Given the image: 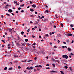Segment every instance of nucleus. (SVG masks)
Segmentation results:
<instances>
[{"label": "nucleus", "mask_w": 74, "mask_h": 74, "mask_svg": "<svg viewBox=\"0 0 74 74\" xmlns=\"http://www.w3.org/2000/svg\"><path fill=\"white\" fill-rule=\"evenodd\" d=\"M62 57L63 58H65L66 59H67L68 58V56L67 55H63Z\"/></svg>", "instance_id": "obj_1"}, {"label": "nucleus", "mask_w": 74, "mask_h": 74, "mask_svg": "<svg viewBox=\"0 0 74 74\" xmlns=\"http://www.w3.org/2000/svg\"><path fill=\"white\" fill-rule=\"evenodd\" d=\"M36 49L35 48H32V49H31V52H33V51H36Z\"/></svg>", "instance_id": "obj_2"}, {"label": "nucleus", "mask_w": 74, "mask_h": 74, "mask_svg": "<svg viewBox=\"0 0 74 74\" xmlns=\"http://www.w3.org/2000/svg\"><path fill=\"white\" fill-rule=\"evenodd\" d=\"M8 12L10 13H11V12H12V10L11 9H9L8 10Z\"/></svg>", "instance_id": "obj_3"}, {"label": "nucleus", "mask_w": 74, "mask_h": 74, "mask_svg": "<svg viewBox=\"0 0 74 74\" xmlns=\"http://www.w3.org/2000/svg\"><path fill=\"white\" fill-rule=\"evenodd\" d=\"M49 12V11L48 10H47L45 11L44 13H45V14H46L47 12V13H48Z\"/></svg>", "instance_id": "obj_4"}, {"label": "nucleus", "mask_w": 74, "mask_h": 74, "mask_svg": "<svg viewBox=\"0 0 74 74\" xmlns=\"http://www.w3.org/2000/svg\"><path fill=\"white\" fill-rule=\"evenodd\" d=\"M32 6L33 8H36V5L34 4L32 5Z\"/></svg>", "instance_id": "obj_5"}, {"label": "nucleus", "mask_w": 74, "mask_h": 74, "mask_svg": "<svg viewBox=\"0 0 74 74\" xmlns=\"http://www.w3.org/2000/svg\"><path fill=\"white\" fill-rule=\"evenodd\" d=\"M67 36H72V34H67Z\"/></svg>", "instance_id": "obj_6"}, {"label": "nucleus", "mask_w": 74, "mask_h": 74, "mask_svg": "<svg viewBox=\"0 0 74 74\" xmlns=\"http://www.w3.org/2000/svg\"><path fill=\"white\" fill-rule=\"evenodd\" d=\"M21 46H22V47H25V43H23L22 45H21Z\"/></svg>", "instance_id": "obj_7"}, {"label": "nucleus", "mask_w": 74, "mask_h": 74, "mask_svg": "<svg viewBox=\"0 0 74 74\" xmlns=\"http://www.w3.org/2000/svg\"><path fill=\"white\" fill-rule=\"evenodd\" d=\"M30 11H31V12H33V11H34V10L33 9H30Z\"/></svg>", "instance_id": "obj_8"}, {"label": "nucleus", "mask_w": 74, "mask_h": 74, "mask_svg": "<svg viewBox=\"0 0 74 74\" xmlns=\"http://www.w3.org/2000/svg\"><path fill=\"white\" fill-rule=\"evenodd\" d=\"M21 34H22V35H23V34H24V32H23V31L21 32Z\"/></svg>", "instance_id": "obj_9"}, {"label": "nucleus", "mask_w": 74, "mask_h": 74, "mask_svg": "<svg viewBox=\"0 0 74 74\" xmlns=\"http://www.w3.org/2000/svg\"><path fill=\"white\" fill-rule=\"evenodd\" d=\"M68 50L69 51H71V49L70 48H68Z\"/></svg>", "instance_id": "obj_10"}, {"label": "nucleus", "mask_w": 74, "mask_h": 74, "mask_svg": "<svg viewBox=\"0 0 74 74\" xmlns=\"http://www.w3.org/2000/svg\"><path fill=\"white\" fill-rule=\"evenodd\" d=\"M7 69V67H5L4 68V70H6Z\"/></svg>", "instance_id": "obj_11"}, {"label": "nucleus", "mask_w": 74, "mask_h": 74, "mask_svg": "<svg viewBox=\"0 0 74 74\" xmlns=\"http://www.w3.org/2000/svg\"><path fill=\"white\" fill-rule=\"evenodd\" d=\"M50 73H55V71H50Z\"/></svg>", "instance_id": "obj_12"}, {"label": "nucleus", "mask_w": 74, "mask_h": 74, "mask_svg": "<svg viewBox=\"0 0 74 74\" xmlns=\"http://www.w3.org/2000/svg\"><path fill=\"white\" fill-rule=\"evenodd\" d=\"M64 68H65V69H67L68 68V67H67V66H64Z\"/></svg>", "instance_id": "obj_13"}, {"label": "nucleus", "mask_w": 74, "mask_h": 74, "mask_svg": "<svg viewBox=\"0 0 74 74\" xmlns=\"http://www.w3.org/2000/svg\"><path fill=\"white\" fill-rule=\"evenodd\" d=\"M33 69V68L31 66L29 68V70H32V69Z\"/></svg>", "instance_id": "obj_14"}, {"label": "nucleus", "mask_w": 74, "mask_h": 74, "mask_svg": "<svg viewBox=\"0 0 74 74\" xmlns=\"http://www.w3.org/2000/svg\"><path fill=\"white\" fill-rule=\"evenodd\" d=\"M6 15H7V16H10V15L9 14L7 13L6 14Z\"/></svg>", "instance_id": "obj_15"}, {"label": "nucleus", "mask_w": 74, "mask_h": 74, "mask_svg": "<svg viewBox=\"0 0 74 74\" xmlns=\"http://www.w3.org/2000/svg\"><path fill=\"white\" fill-rule=\"evenodd\" d=\"M9 70H12V68H10L8 69Z\"/></svg>", "instance_id": "obj_16"}, {"label": "nucleus", "mask_w": 74, "mask_h": 74, "mask_svg": "<svg viewBox=\"0 0 74 74\" xmlns=\"http://www.w3.org/2000/svg\"><path fill=\"white\" fill-rule=\"evenodd\" d=\"M30 16V17H34V15H31Z\"/></svg>", "instance_id": "obj_17"}, {"label": "nucleus", "mask_w": 74, "mask_h": 74, "mask_svg": "<svg viewBox=\"0 0 74 74\" xmlns=\"http://www.w3.org/2000/svg\"><path fill=\"white\" fill-rule=\"evenodd\" d=\"M61 26H62V27H63V24L62 23H61Z\"/></svg>", "instance_id": "obj_18"}, {"label": "nucleus", "mask_w": 74, "mask_h": 74, "mask_svg": "<svg viewBox=\"0 0 74 74\" xmlns=\"http://www.w3.org/2000/svg\"><path fill=\"white\" fill-rule=\"evenodd\" d=\"M42 54H45V52L44 51H42Z\"/></svg>", "instance_id": "obj_19"}, {"label": "nucleus", "mask_w": 74, "mask_h": 74, "mask_svg": "<svg viewBox=\"0 0 74 74\" xmlns=\"http://www.w3.org/2000/svg\"><path fill=\"white\" fill-rule=\"evenodd\" d=\"M25 41L26 42H27V41H28V39H26L25 40Z\"/></svg>", "instance_id": "obj_20"}, {"label": "nucleus", "mask_w": 74, "mask_h": 74, "mask_svg": "<svg viewBox=\"0 0 74 74\" xmlns=\"http://www.w3.org/2000/svg\"><path fill=\"white\" fill-rule=\"evenodd\" d=\"M52 65L54 67H55V64H52Z\"/></svg>", "instance_id": "obj_21"}, {"label": "nucleus", "mask_w": 74, "mask_h": 74, "mask_svg": "<svg viewBox=\"0 0 74 74\" xmlns=\"http://www.w3.org/2000/svg\"><path fill=\"white\" fill-rule=\"evenodd\" d=\"M60 72L62 74H64V73H63V71H60Z\"/></svg>", "instance_id": "obj_22"}, {"label": "nucleus", "mask_w": 74, "mask_h": 74, "mask_svg": "<svg viewBox=\"0 0 74 74\" xmlns=\"http://www.w3.org/2000/svg\"><path fill=\"white\" fill-rule=\"evenodd\" d=\"M18 40H21V39H20V38L19 37H18Z\"/></svg>", "instance_id": "obj_23"}, {"label": "nucleus", "mask_w": 74, "mask_h": 74, "mask_svg": "<svg viewBox=\"0 0 74 74\" xmlns=\"http://www.w3.org/2000/svg\"><path fill=\"white\" fill-rule=\"evenodd\" d=\"M12 46H14V43H13V42H12Z\"/></svg>", "instance_id": "obj_24"}, {"label": "nucleus", "mask_w": 74, "mask_h": 74, "mask_svg": "<svg viewBox=\"0 0 74 74\" xmlns=\"http://www.w3.org/2000/svg\"><path fill=\"white\" fill-rule=\"evenodd\" d=\"M69 69L71 70V71H73V70L71 68V67H70Z\"/></svg>", "instance_id": "obj_25"}, {"label": "nucleus", "mask_w": 74, "mask_h": 74, "mask_svg": "<svg viewBox=\"0 0 74 74\" xmlns=\"http://www.w3.org/2000/svg\"><path fill=\"white\" fill-rule=\"evenodd\" d=\"M14 56V57H18V55H15Z\"/></svg>", "instance_id": "obj_26"}, {"label": "nucleus", "mask_w": 74, "mask_h": 74, "mask_svg": "<svg viewBox=\"0 0 74 74\" xmlns=\"http://www.w3.org/2000/svg\"><path fill=\"white\" fill-rule=\"evenodd\" d=\"M39 53H42V51H40L38 52Z\"/></svg>", "instance_id": "obj_27"}, {"label": "nucleus", "mask_w": 74, "mask_h": 74, "mask_svg": "<svg viewBox=\"0 0 74 74\" xmlns=\"http://www.w3.org/2000/svg\"><path fill=\"white\" fill-rule=\"evenodd\" d=\"M32 37L33 38H34V37H35V36H34V35H32Z\"/></svg>", "instance_id": "obj_28"}, {"label": "nucleus", "mask_w": 74, "mask_h": 74, "mask_svg": "<svg viewBox=\"0 0 74 74\" xmlns=\"http://www.w3.org/2000/svg\"><path fill=\"white\" fill-rule=\"evenodd\" d=\"M32 48H36V46L32 45Z\"/></svg>", "instance_id": "obj_29"}, {"label": "nucleus", "mask_w": 74, "mask_h": 74, "mask_svg": "<svg viewBox=\"0 0 74 74\" xmlns=\"http://www.w3.org/2000/svg\"><path fill=\"white\" fill-rule=\"evenodd\" d=\"M70 26H71V27H73V25H72V24Z\"/></svg>", "instance_id": "obj_30"}, {"label": "nucleus", "mask_w": 74, "mask_h": 74, "mask_svg": "<svg viewBox=\"0 0 74 74\" xmlns=\"http://www.w3.org/2000/svg\"><path fill=\"white\" fill-rule=\"evenodd\" d=\"M16 5H18V4H19V3H18L17 2V1L16 2Z\"/></svg>", "instance_id": "obj_31"}, {"label": "nucleus", "mask_w": 74, "mask_h": 74, "mask_svg": "<svg viewBox=\"0 0 74 74\" xmlns=\"http://www.w3.org/2000/svg\"><path fill=\"white\" fill-rule=\"evenodd\" d=\"M26 44H27V45H28V46H30V44H29V43H27Z\"/></svg>", "instance_id": "obj_32"}, {"label": "nucleus", "mask_w": 74, "mask_h": 74, "mask_svg": "<svg viewBox=\"0 0 74 74\" xmlns=\"http://www.w3.org/2000/svg\"><path fill=\"white\" fill-rule=\"evenodd\" d=\"M51 60H52L53 61V60H54V58H52Z\"/></svg>", "instance_id": "obj_33"}, {"label": "nucleus", "mask_w": 74, "mask_h": 74, "mask_svg": "<svg viewBox=\"0 0 74 74\" xmlns=\"http://www.w3.org/2000/svg\"><path fill=\"white\" fill-rule=\"evenodd\" d=\"M70 55H71L73 56V55H74V54H73L72 53H71Z\"/></svg>", "instance_id": "obj_34"}, {"label": "nucleus", "mask_w": 74, "mask_h": 74, "mask_svg": "<svg viewBox=\"0 0 74 74\" xmlns=\"http://www.w3.org/2000/svg\"><path fill=\"white\" fill-rule=\"evenodd\" d=\"M21 67L20 66H19L18 67V69H21Z\"/></svg>", "instance_id": "obj_35"}, {"label": "nucleus", "mask_w": 74, "mask_h": 74, "mask_svg": "<svg viewBox=\"0 0 74 74\" xmlns=\"http://www.w3.org/2000/svg\"><path fill=\"white\" fill-rule=\"evenodd\" d=\"M34 71L36 72V71H37V70L36 69H35L34 70Z\"/></svg>", "instance_id": "obj_36"}, {"label": "nucleus", "mask_w": 74, "mask_h": 74, "mask_svg": "<svg viewBox=\"0 0 74 74\" xmlns=\"http://www.w3.org/2000/svg\"><path fill=\"white\" fill-rule=\"evenodd\" d=\"M2 48H4V45H2Z\"/></svg>", "instance_id": "obj_37"}, {"label": "nucleus", "mask_w": 74, "mask_h": 74, "mask_svg": "<svg viewBox=\"0 0 74 74\" xmlns=\"http://www.w3.org/2000/svg\"><path fill=\"white\" fill-rule=\"evenodd\" d=\"M9 31L10 32H11V30L10 29H9Z\"/></svg>", "instance_id": "obj_38"}, {"label": "nucleus", "mask_w": 74, "mask_h": 74, "mask_svg": "<svg viewBox=\"0 0 74 74\" xmlns=\"http://www.w3.org/2000/svg\"><path fill=\"white\" fill-rule=\"evenodd\" d=\"M21 9V8H18V10H20Z\"/></svg>", "instance_id": "obj_39"}, {"label": "nucleus", "mask_w": 74, "mask_h": 74, "mask_svg": "<svg viewBox=\"0 0 74 74\" xmlns=\"http://www.w3.org/2000/svg\"><path fill=\"white\" fill-rule=\"evenodd\" d=\"M21 6H22V7H24V4L23 3V4L22 5H20V7H21Z\"/></svg>", "instance_id": "obj_40"}, {"label": "nucleus", "mask_w": 74, "mask_h": 74, "mask_svg": "<svg viewBox=\"0 0 74 74\" xmlns=\"http://www.w3.org/2000/svg\"><path fill=\"white\" fill-rule=\"evenodd\" d=\"M45 36H47V37H48L49 35H48V34H46L45 35Z\"/></svg>", "instance_id": "obj_41"}, {"label": "nucleus", "mask_w": 74, "mask_h": 74, "mask_svg": "<svg viewBox=\"0 0 74 74\" xmlns=\"http://www.w3.org/2000/svg\"><path fill=\"white\" fill-rule=\"evenodd\" d=\"M18 12H19L18 11H16V13H18Z\"/></svg>", "instance_id": "obj_42"}, {"label": "nucleus", "mask_w": 74, "mask_h": 74, "mask_svg": "<svg viewBox=\"0 0 74 74\" xmlns=\"http://www.w3.org/2000/svg\"><path fill=\"white\" fill-rule=\"evenodd\" d=\"M1 41H2V42H4V43H5V41H4L3 40H2Z\"/></svg>", "instance_id": "obj_43"}, {"label": "nucleus", "mask_w": 74, "mask_h": 74, "mask_svg": "<svg viewBox=\"0 0 74 74\" xmlns=\"http://www.w3.org/2000/svg\"><path fill=\"white\" fill-rule=\"evenodd\" d=\"M14 31V30H11V33H12V32H13Z\"/></svg>", "instance_id": "obj_44"}, {"label": "nucleus", "mask_w": 74, "mask_h": 74, "mask_svg": "<svg viewBox=\"0 0 74 74\" xmlns=\"http://www.w3.org/2000/svg\"><path fill=\"white\" fill-rule=\"evenodd\" d=\"M53 27H54V28H56V26L55 25H53Z\"/></svg>", "instance_id": "obj_45"}, {"label": "nucleus", "mask_w": 74, "mask_h": 74, "mask_svg": "<svg viewBox=\"0 0 74 74\" xmlns=\"http://www.w3.org/2000/svg\"><path fill=\"white\" fill-rule=\"evenodd\" d=\"M56 62H58V63L59 62V61L58 60H56Z\"/></svg>", "instance_id": "obj_46"}, {"label": "nucleus", "mask_w": 74, "mask_h": 74, "mask_svg": "<svg viewBox=\"0 0 74 74\" xmlns=\"http://www.w3.org/2000/svg\"><path fill=\"white\" fill-rule=\"evenodd\" d=\"M32 30H35V29L34 28H33L32 29Z\"/></svg>", "instance_id": "obj_47"}, {"label": "nucleus", "mask_w": 74, "mask_h": 74, "mask_svg": "<svg viewBox=\"0 0 74 74\" xmlns=\"http://www.w3.org/2000/svg\"><path fill=\"white\" fill-rule=\"evenodd\" d=\"M26 62V60H25V61H22V62Z\"/></svg>", "instance_id": "obj_48"}, {"label": "nucleus", "mask_w": 74, "mask_h": 74, "mask_svg": "<svg viewBox=\"0 0 74 74\" xmlns=\"http://www.w3.org/2000/svg\"><path fill=\"white\" fill-rule=\"evenodd\" d=\"M20 1L21 3H22L23 1V0H20Z\"/></svg>", "instance_id": "obj_49"}, {"label": "nucleus", "mask_w": 74, "mask_h": 74, "mask_svg": "<svg viewBox=\"0 0 74 74\" xmlns=\"http://www.w3.org/2000/svg\"><path fill=\"white\" fill-rule=\"evenodd\" d=\"M39 67V66L38 65L36 66H35V67Z\"/></svg>", "instance_id": "obj_50"}, {"label": "nucleus", "mask_w": 74, "mask_h": 74, "mask_svg": "<svg viewBox=\"0 0 74 74\" xmlns=\"http://www.w3.org/2000/svg\"><path fill=\"white\" fill-rule=\"evenodd\" d=\"M18 23L17 22H16V25H18Z\"/></svg>", "instance_id": "obj_51"}, {"label": "nucleus", "mask_w": 74, "mask_h": 74, "mask_svg": "<svg viewBox=\"0 0 74 74\" xmlns=\"http://www.w3.org/2000/svg\"><path fill=\"white\" fill-rule=\"evenodd\" d=\"M16 2H17L16 1H14V4H16Z\"/></svg>", "instance_id": "obj_52"}, {"label": "nucleus", "mask_w": 74, "mask_h": 74, "mask_svg": "<svg viewBox=\"0 0 74 74\" xmlns=\"http://www.w3.org/2000/svg\"><path fill=\"white\" fill-rule=\"evenodd\" d=\"M46 66H49V64H47L46 65Z\"/></svg>", "instance_id": "obj_53"}, {"label": "nucleus", "mask_w": 74, "mask_h": 74, "mask_svg": "<svg viewBox=\"0 0 74 74\" xmlns=\"http://www.w3.org/2000/svg\"><path fill=\"white\" fill-rule=\"evenodd\" d=\"M46 69H50L49 68V67H47L46 68Z\"/></svg>", "instance_id": "obj_54"}, {"label": "nucleus", "mask_w": 74, "mask_h": 74, "mask_svg": "<svg viewBox=\"0 0 74 74\" xmlns=\"http://www.w3.org/2000/svg\"><path fill=\"white\" fill-rule=\"evenodd\" d=\"M54 73H58V72H57V71H54Z\"/></svg>", "instance_id": "obj_55"}, {"label": "nucleus", "mask_w": 74, "mask_h": 74, "mask_svg": "<svg viewBox=\"0 0 74 74\" xmlns=\"http://www.w3.org/2000/svg\"><path fill=\"white\" fill-rule=\"evenodd\" d=\"M39 31H40V32H41V29H39Z\"/></svg>", "instance_id": "obj_56"}, {"label": "nucleus", "mask_w": 74, "mask_h": 74, "mask_svg": "<svg viewBox=\"0 0 74 74\" xmlns=\"http://www.w3.org/2000/svg\"><path fill=\"white\" fill-rule=\"evenodd\" d=\"M33 45H36V43L34 42L33 44Z\"/></svg>", "instance_id": "obj_57"}, {"label": "nucleus", "mask_w": 74, "mask_h": 74, "mask_svg": "<svg viewBox=\"0 0 74 74\" xmlns=\"http://www.w3.org/2000/svg\"><path fill=\"white\" fill-rule=\"evenodd\" d=\"M29 32H30V31H29V30H27V32L28 33H29Z\"/></svg>", "instance_id": "obj_58"}, {"label": "nucleus", "mask_w": 74, "mask_h": 74, "mask_svg": "<svg viewBox=\"0 0 74 74\" xmlns=\"http://www.w3.org/2000/svg\"><path fill=\"white\" fill-rule=\"evenodd\" d=\"M39 38H41V36H39Z\"/></svg>", "instance_id": "obj_59"}, {"label": "nucleus", "mask_w": 74, "mask_h": 74, "mask_svg": "<svg viewBox=\"0 0 74 74\" xmlns=\"http://www.w3.org/2000/svg\"><path fill=\"white\" fill-rule=\"evenodd\" d=\"M63 44H66V42H63Z\"/></svg>", "instance_id": "obj_60"}, {"label": "nucleus", "mask_w": 74, "mask_h": 74, "mask_svg": "<svg viewBox=\"0 0 74 74\" xmlns=\"http://www.w3.org/2000/svg\"><path fill=\"white\" fill-rule=\"evenodd\" d=\"M12 15H15V14H14L13 13H12Z\"/></svg>", "instance_id": "obj_61"}, {"label": "nucleus", "mask_w": 74, "mask_h": 74, "mask_svg": "<svg viewBox=\"0 0 74 74\" xmlns=\"http://www.w3.org/2000/svg\"><path fill=\"white\" fill-rule=\"evenodd\" d=\"M16 45H18L19 44V43L17 42V43H16Z\"/></svg>", "instance_id": "obj_62"}, {"label": "nucleus", "mask_w": 74, "mask_h": 74, "mask_svg": "<svg viewBox=\"0 0 74 74\" xmlns=\"http://www.w3.org/2000/svg\"><path fill=\"white\" fill-rule=\"evenodd\" d=\"M9 5H8V4H7V5H6V7H8V6Z\"/></svg>", "instance_id": "obj_63"}, {"label": "nucleus", "mask_w": 74, "mask_h": 74, "mask_svg": "<svg viewBox=\"0 0 74 74\" xmlns=\"http://www.w3.org/2000/svg\"><path fill=\"white\" fill-rule=\"evenodd\" d=\"M34 59H35V60H36L37 59V57H35L34 58Z\"/></svg>", "instance_id": "obj_64"}]
</instances>
